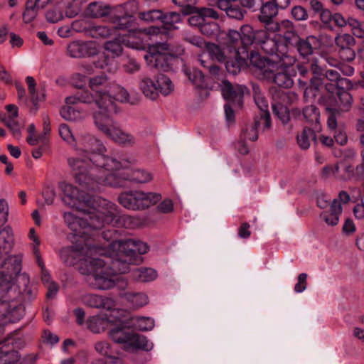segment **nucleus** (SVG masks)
<instances>
[{"mask_svg":"<svg viewBox=\"0 0 364 364\" xmlns=\"http://www.w3.org/2000/svg\"><path fill=\"white\" fill-rule=\"evenodd\" d=\"M82 141V151L85 155L68 159L69 166L75 171L76 182L88 188L94 183L121 186V181L116 175L109 172L119 171L123 167L122 163L101 154L100 152L105 149V146L94 136L87 135Z\"/></svg>","mask_w":364,"mask_h":364,"instance_id":"1","label":"nucleus"},{"mask_svg":"<svg viewBox=\"0 0 364 364\" xmlns=\"http://www.w3.org/2000/svg\"><path fill=\"white\" fill-rule=\"evenodd\" d=\"M59 188L63 193V203L77 210H86L87 207L96 205L102 208H109L107 221H114L125 228H134L139 225V220L128 215H117V207L115 204L97 196H90L80 191L76 187L66 182L59 183Z\"/></svg>","mask_w":364,"mask_h":364,"instance_id":"2","label":"nucleus"},{"mask_svg":"<svg viewBox=\"0 0 364 364\" xmlns=\"http://www.w3.org/2000/svg\"><path fill=\"white\" fill-rule=\"evenodd\" d=\"M109 208H102L96 205L86 208V210H78L82 213L81 217L77 216L70 212H65L63 218L67 226L73 232L75 236L82 237L86 233V229L99 230L105 224L113 221H107Z\"/></svg>","mask_w":364,"mask_h":364,"instance_id":"3","label":"nucleus"},{"mask_svg":"<svg viewBox=\"0 0 364 364\" xmlns=\"http://www.w3.org/2000/svg\"><path fill=\"white\" fill-rule=\"evenodd\" d=\"M18 284H16L11 274L0 272V300L2 314L6 312L8 309V302L13 303L20 299H31L36 295V293L30 287L29 278L26 274L20 275L17 279Z\"/></svg>","mask_w":364,"mask_h":364,"instance_id":"4","label":"nucleus"},{"mask_svg":"<svg viewBox=\"0 0 364 364\" xmlns=\"http://www.w3.org/2000/svg\"><path fill=\"white\" fill-rule=\"evenodd\" d=\"M95 247L75 245L63 248L60 257L65 265L77 264L80 272L88 275L95 269V265L102 266L104 264L100 258L95 257Z\"/></svg>","mask_w":364,"mask_h":364,"instance_id":"5","label":"nucleus"},{"mask_svg":"<svg viewBox=\"0 0 364 364\" xmlns=\"http://www.w3.org/2000/svg\"><path fill=\"white\" fill-rule=\"evenodd\" d=\"M111 82L106 75H100L92 77L89 80L88 90H83L78 92L73 96L65 98V102L68 105H74L77 102L85 104H110L112 99L109 95Z\"/></svg>","mask_w":364,"mask_h":364,"instance_id":"6","label":"nucleus"},{"mask_svg":"<svg viewBox=\"0 0 364 364\" xmlns=\"http://www.w3.org/2000/svg\"><path fill=\"white\" fill-rule=\"evenodd\" d=\"M257 46H259L266 54L275 58L270 60L272 62L284 61V64H291L294 61L288 54V46L282 35L269 34L265 30H258Z\"/></svg>","mask_w":364,"mask_h":364,"instance_id":"7","label":"nucleus"},{"mask_svg":"<svg viewBox=\"0 0 364 364\" xmlns=\"http://www.w3.org/2000/svg\"><path fill=\"white\" fill-rule=\"evenodd\" d=\"M257 58H252V63L257 67L263 75V77L267 80H270L277 85L280 87L290 88L294 84V81L287 72L284 71L282 66L284 65V61L280 62L281 64L278 65V62H272L267 59L259 58V62L255 60Z\"/></svg>","mask_w":364,"mask_h":364,"instance_id":"8","label":"nucleus"},{"mask_svg":"<svg viewBox=\"0 0 364 364\" xmlns=\"http://www.w3.org/2000/svg\"><path fill=\"white\" fill-rule=\"evenodd\" d=\"M162 198L159 193L140 191H131L121 193L119 203L125 208L132 210H141L156 204Z\"/></svg>","mask_w":364,"mask_h":364,"instance_id":"9","label":"nucleus"},{"mask_svg":"<svg viewBox=\"0 0 364 364\" xmlns=\"http://www.w3.org/2000/svg\"><path fill=\"white\" fill-rule=\"evenodd\" d=\"M258 30L255 31L250 25H244L240 28V32L231 30L229 31L225 41L226 48L231 51L235 50H249L252 44L257 45Z\"/></svg>","mask_w":364,"mask_h":364,"instance_id":"10","label":"nucleus"},{"mask_svg":"<svg viewBox=\"0 0 364 364\" xmlns=\"http://www.w3.org/2000/svg\"><path fill=\"white\" fill-rule=\"evenodd\" d=\"M171 49L166 43H159L149 48V52L144 58L151 68L159 71H168L171 68L170 61L173 59Z\"/></svg>","mask_w":364,"mask_h":364,"instance_id":"11","label":"nucleus"},{"mask_svg":"<svg viewBox=\"0 0 364 364\" xmlns=\"http://www.w3.org/2000/svg\"><path fill=\"white\" fill-rule=\"evenodd\" d=\"M273 102L272 104V112L283 124L289 122L290 116L289 111L284 102L293 103L298 99L297 95L294 92H284L279 90L273 95Z\"/></svg>","mask_w":364,"mask_h":364,"instance_id":"12","label":"nucleus"},{"mask_svg":"<svg viewBox=\"0 0 364 364\" xmlns=\"http://www.w3.org/2000/svg\"><path fill=\"white\" fill-rule=\"evenodd\" d=\"M100 259L104 264L102 266L95 265V269L87 276L92 275L94 282H91L90 284L94 288L101 290L109 289L115 285L119 279L114 274H112L110 269L107 272V268H105V266L109 264V262Z\"/></svg>","mask_w":364,"mask_h":364,"instance_id":"13","label":"nucleus"},{"mask_svg":"<svg viewBox=\"0 0 364 364\" xmlns=\"http://www.w3.org/2000/svg\"><path fill=\"white\" fill-rule=\"evenodd\" d=\"M49 3L58 4H63L66 6V16L73 18L68 11L72 9L70 5L65 0H28L26 4V9L23 14V20L26 23L33 21L38 15L40 9H44Z\"/></svg>","mask_w":364,"mask_h":364,"instance_id":"14","label":"nucleus"},{"mask_svg":"<svg viewBox=\"0 0 364 364\" xmlns=\"http://www.w3.org/2000/svg\"><path fill=\"white\" fill-rule=\"evenodd\" d=\"M98 110L93 112V119L96 127L105 135L109 134V131L115 125L109 115V112L114 108V102L110 104H95Z\"/></svg>","mask_w":364,"mask_h":364,"instance_id":"15","label":"nucleus"},{"mask_svg":"<svg viewBox=\"0 0 364 364\" xmlns=\"http://www.w3.org/2000/svg\"><path fill=\"white\" fill-rule=\"evenodd\" d=\"M220 86L224 99L234 107H242L246 87L237 84L233 85L228 80H223Z\"/></svg>","mask_w":364,"mask_h":364,"instance_id":"16","label":"nucleus"},{"mask_svg":"<svg viewBox=\"0 0 364 364\" xmlns=\"http://www.w3.org/2000/svg\"><path fill=\"white\" fill-rule=\"evenodd\" d=\"M98 52V48L93 41H74L67 46V54L71 58L91 57Z\"/></svg>","mask_w":364,"mask_h":364,"instance_id":"17","label":"nucleus"},{"mask_svg":"<svg viewBox=\"0 0 364 364\" xmlns=\"http://www.w3.org/2000/svg\"><path fill=\"white\" fill-rule=\"evenodd\" d=\"M225 49L229 53L225 61H224L226 70L228 73L236 75L240 71L241 68L246 64V60L249 58L250 55L244 49L242 50L231 49V52L226 48Z\"/></svg>","mask_w":364,"mask_h":364,"instance_id":"18","label":"nucleus"},{"mask_svg":"<svg viewBox=\"0 0 364 364\" xmlns=\"http://www.w3.org/2000/svg\"><path fill=\"white\" fill-rule=\"evenodd\" d=\"M134 244L135 240L133 239L115 240L110 245L112 250L111 255L134 259Z\"/></svg>","mask_w":364,"mask_h":364,"instance_id":"19","label":"nucleus"},{"mask_svg":"<svg viewBox=\"0 0 364 364\" xmlns=\"http://www.w3.org/2000/svg\"><path fill=\"white\" fill-rule=\"evenodd\" d=\"M82 303L91 308L110 310L114 306V301L109 297L97 294H86L82 297Z\"/></svg>","mask_w":364,"mask_h":364,"instance_id":"20","label":"nucleus"},{"mask_svg":"<svg viewBox=\"0 0 364 364\" xmlns=\"http://www.w3.org/2000/svg\"><path fill=\"white\" fill-rule=\"evenodd\" d=\"M105 257L106 259L105 261H108V264L110 265L109 269L112 272V274H114L116 277L118 274H125L129 272V265L134 260L132 258L114 255Z\"/></svg>","mask_w":364,"mask_h":364,"instance_id":"21","label":"nucleus"},{"mask_svg":"<svg viewBox=\"0 0 364 364\" xmlns=\"http://www.w3.org/2000/svg\"><path fill=\"white\" fill-rule=\"evenodd\" d=\"M319 46V40L314 36H309L305 38H300L295 44L297 51L303 58L311 55L314 49L318 48Z\"/></svg>","mask_w":364,"mask_h":364,"instance_id":"22","label":"nucleus"},{"mask_svg":"<svg viewBox=\"0 0 364 364\" xmlns=\"http://www.w3.org/2000/svg\"><path fill=\"white\" fill-rule=\"evenodd\" d=\"M116 171H109V173H113L116 175V176L121 181V186H117V187L122 186L123 181L124 180L131 181L132 182L139 183H145L151 181L153 178L151 173L145 171L141 169H136L132 171L129 174L128 173H124L123 178L119 177L118 174L115 172Z\"/></svg>","mask_w":364,"mask_h":364,"instance_id":"23","label":"nucleus"},{"mask_svg":"<svg viewBox=\"0 0 364 364\" xmlns=\"http://www.w3.org/2000/svg\"><path fill=\"white\" fill-rule=\"evenodd\" d=\"M26 82L28 85V89L31 95V100L33 104V107L31 109V112L36 114L38 109V103L43 101L46 99V90L41 88L39 91H36V82L35 79L31 76H27L26 77Z\"/></svg>","mask_w":364,"mask_h":364,"instance_id":"24","label":"nucleus"},{"mask_svg":"<svg viewBox=\"0 0 364 364\" xmlns=\"http://www.w3.org/2000/svg\"><path fill=\"white\" fill-rule=\"evenodd\" d=\"M341 213V204L338 200L334 199L331 203L330 210L322 212L320 216L328 225L335 226L338 223Z\"/></svg>","mask_w":364,"mask_h":364,"instance_id":"25","label":"nucleus"},{"mask_svg":"<svg viewBox=\"0 0 364 364\" xmlns=\"http://www.w3.org/2000/svg\"><path fill=\"white\" fill-rule=\"evenodd\" d=\"M259 7V14L258 19L261 23L269 24L272 23L273 19L278 15L279 9L271 2L268 1L265 3L262 0V4Z\"/></svg>","mask_w":364,"mask_h":364,"instance_id":"26","label":"nucleus"},{"mask_svg":"<svg viewBox=\"0 0 364 364\" xmlns=\"http://www.w3.org/2000/svg\"><path fill=\"white\" fill-rule=\"evenodd\" d=\"M114 321L110 318H105L100 315L90 316L87 320V328L94 333H100L105 331Z\"/></svg>","mask_w":364,"mask_h":364,"instance_id":"27","label":"nucleus"},{"mask_svg":"<svg viewBox=\"0 0 364 364\" xmlns=\"http://www.w3.org/2000/svg\"><path fill=\"white\" fill-rule=\"evenodd\" d=\"M254 100L261 112L260 120L264 121V128L269 129L271 126V118L267 99L261 93L255 90Z\"/></svg>","mask_w":364,"mask_h":364,"instance_id":"28","label":"nucleus"},{"mask_svg":"<svg viewBox=\"0 0 364 364\" xmlns=\"http://www.w3.org/2000/svg\"><path fill=\"white\" fill-rule=\"evenodd\" d=\"M106 136L124 146H132L135 143V139L132 134L124 132L116 125L112 128L109 134H107Z\"/></svg>","mask_w":364,"mask_h":364,"instance_id":"29","label":"nucleus"},{"mask_svg":"<svg viewBox=\"0 0 364 364\" xmlns=\"http://www.w3.org/2000/svg\"><path fill=\"white\" fill-rule=\"evenodd\" d=\"M14 245V235L9 227L0 230V259L8 255Z\"/></svg>","mask_w":364,"mask_h":364,"instance_id":"30","label":"nucleus"},{"mask_svg":"<svg viewBox=\"0 0 364 364\" xmlns=\"http://www.w3.org/2000/svg\"><path fill=\"white\" fill-rule=\"evenodd\" d=\"M153 348L152 343L149 342L147 338L137 333H131L127 345L125 348L129 349H141L149 351Z\"/></svg>","mask_w":364,"mask_h":364,"instance_id":"31","label":"nucleus"},{"mask_svg":"<svg viewBox=\"0 0 364 364\" xmlns=\"http://www.w3.org/2000/svg\"><path fill=\"white\" fill-rule=\"evenodd\" d=\"M297 144L299 146L304 150L310 147L311 141L316 140V134L314 129L304 127L302 131L297 134Z\"/></svg>","mask_w":364,"mask_h":364,"instance_id":"32","label":"nucleus"},{"mask_svg":"<svg viewBox=\"0 0 364 364\" xmlns=\"http://www.w3.org/2000/svg\"><path fill=\"white\" fill-rule=\"evenodd\" d=\"M325 90L331 95H338L343 89H352L353 82L350 80H340L337 82L323 80Z\"/></svg>","mask_w":364,"mask_h":364,"instance_id":"33","label":"nucleus"},{"mask_svg":"<svg viewBox=\"0 0 364 364\" xmlns=\"http://www.w3.org/2000/svg\"><path fill=\"white\" fill-rule=\"evenodd\" d=\"M109 95H110L112 102L113 100H115L122 103H134V102L130 100L129 92L119 85H112L109 87Z\"/></svg>","mask_w":364,"mask_h":364,"instance_id":"34","label":"nucleus"},{"mask_svg":"<svg viewBox=\"0 0 364 364\" xmlns=\"http://www.w3.org/2000/svg\"><path fill=\"white\" fill-rule=\"evenodd\" d=\"M111 7L102 3H90L87 9V15L92 18H100L110 14Z\"/></svg>","mask_w":364,"mask_h":364,"instance_id":"35","label":"nucleus"},{"mask_svg":"<svg viewBox=\"0 0 364 364\" xmlns=\"http://www.w3.org/2000/svg\"><path fill=\"white\" fill-rule=\"evenodd\" d=\"M132 277L137 282H148L154 280L157 277V273L151 268H135L132 272Z\"/></svg>","mask_w":364,"mask_h":364,"instance_id":"36","label":"nucleus"},{"mask_svg":"<svg viewBox=\"0 0 364 364\" xmlns=\"http://www.w3.org/2000/svg\"><path fill=\"white\" fill-rule=\"evenodd\" d=\"M140 89L146 97L151 100H155L158 97L157 80L154 82L149 77H144L140 82Z\"/></svg>","mask_w":364,"mask_h":364,"instance_id":"37","label":"nucleus"},{"mask_svg":"<svg viewBox=\"0 0 364 364\" xmlns=\"http://www.w3.org/2000/svg\"><path fill=\"white\" fill-rule=\"evenodd\" d=\"M220 9L225 11L230 18H235L236 20H242L244 18L245 14L247 13L240 3L230 4V6H227V3L223 1L220 4Z\"/></svg>","mask_w":364,"mask_h":364,"instance_id":"38","label":"nucleus"},{"mask_svg":"<svg viewBox=\"0 0 364 364\" xmlns=\"http://www.w3.org/2000/svg\"><path fill=\"white\" fill-rule=\"evenodd\" d=\"M109 336L114 342L127 346L131 333L128 329L120 326L112 328L109 331Z\"/></svg>","mask_w":364,"mask_h":364,"instance_id":"39","label":"nucleus"},{"mask_svg":"<svg viewBox=\"0 0 364 364\" xmlns=\"http://www.w3.org/2000/svg\"><path fill=\"white\" fill-rule=\"evenodd\" d=\"M0 360H4V364H20L18 352L8 346L0 347Z\"/></svg>","mask_w":364,"mask_h":364,"instance_id":"40","label":"nucleus"},{"mask_svg":"<svg viewBox=\"0 0 364 364\" xmlns=\"http://www.w3.org/2000/svg\"><path fill=\"white\" fill-rule=\"evenodd\" d=\"M346 90L347 89L341 90L337 95L339 102L336 109L342 112H348L351 109L353 102L352 95L347 92Z\"/></svg>","mask_w":364,"mask_h":364,"instance_id":"41","label":"nucleus"},{"mask_svg":"<svg viewBox=\"0 0 364 364\" xmlns=\"http://www.w3.org/2000/svg\"><path fill=\"white\" fill-rule=\"evenodd\" d=\"M303 116L307 122L314 124V128L317 129L320 119V112L314 105L307 106L303 109Z\"/></svg>","mask_w":364,"mask_h":364,"instance_id":"42","label":"nucleus"},{"mask_svg":"<svg viewBox=\"0 0 364 364\" xmlns=\"http://www.w3.org/2000/svg\"><path fill=\"white\" fill-rule=\"evenodd\" d=\"M181 22V16L177 12H169L163 14L162 23L164 28L167 30H175L178 28L177 23Z\"/></svg>","mask_w":364,"mask_h":364,"instance_id":"43","label":"nucleus"},{"mask_svg":"<svg viewBox=\"0 0 364 364\" xmlns=\"http://www.w3.org/2000/svg\"><path fill=\"white\" fill-rule=\"evenodd\" d=\"M205 49L209 56L213 60H217L218 62L225 61L227 57L225 51L222 50L219 46L213 43H208L205 44Z\"/></svg>","mask_w":364,"mask_h":364,"instance_id":"44","label":"nucleus"},{"mask_svg":"<svg viewBox=\"0 0 364 364\" xmlns=\"http://www.w3.org/2000/svg\"><path fill=\"white\" fill-rule=\"evenodd\" d=\"M50 4L57 6V8L50 9L46 14V18L48 21L50 23H57L63 18V9H65V14H66L67 8L62 3L58 4H55L53 3Z\"/></svg>","mask_w":364,"mask_h":364,"instance_id":"45","label":"nucleus"},{"mask_svg":"<svg viewBox=\"0 0 364 364\" xmlns=\"http://www.w3.org/2000/svg\"><path fill=\"white\" fill-rule=\"evenodd\" d=\"M157 87L159 93L166 96L173 90L174 85L166 75H159L157 77Z\"/></svg>","mask_w":364,"mask_h":364,"instance_id":"46","label":"nucleus"},{"mask_svg":"<svg viewBox=\"0 0 364 364\" xmlns=\"http://www.w3.org/2000/svg\"><path fill=\"white\" fill-rule=\"evenodd\" d=\"M335 43L340 48L339 50H343L355 46L356 41L353 36L348 33H344L338 35L335 38Z\"/></svg>","mask_w":364,"mask_h":364,"instance_id":"47","label":"nucleus"},{"mask_svg":"<svg viewBox=\"0 0 364 364\" xmlns=\"http://www.w3.org/2000/svg\"><path fill=\"white\" fill-rule=\"evenodd\" d=\"M282 26L287 28V30L284 32L283 36H282L284 38L287 45L288 43H291V41H294L296 43L298 39L300 38V37L294 31L292 23L291 21L288 20L282 21Z\"/></svg>","mask_w":364,"mask_h":364,"instance_id":"48","label":"nucleus"},{"mask_svg":"<svg viewBox=\"0 0 364 364\" xmlns=\"http://www.w3.org/2000/svg\"><path fill=\"white\" fill-rule=\"evenodd\" d=\"M259 124L260 120L255 119L254 124L247 127V128L243 130L241 137L252 141H257L258 139L257 128Z\"/></svg>","mask_w":364,"mask_h":364,"instance_id":"49","label":"nucleus"},{"mask_svg":"<svg viewBox=\"0 0 364 364\" xmlns=\"http://www.w3.org/2000/svg\"><path fill=\"white\" fill-rule=\"evenodd\" d=\"M186 75L189 80L196 86L201 87L204 83V75L200 70L192 68L186 70Z\"/></svg>","mask_w":364,"mask_h":364,"instance_id":"50","label":"nucleus"},{"mask_svg":"<svg viewBox=\"0 0 364 364\" xmlns=\"http://www.w3.org/2000/svg\"><path fill=\"white\" fill-rule=\"evenodd\" d=\"M327 113L328 114L327 124L331 130L337 129L338 122L337 116L340 115L342 112L336 109V107H327L326 108Z\"/></svg>","mask_w":364,"mask_h":364,"instance_id":"51","label":"nucleus"},{"mask_svg":"<svg viewBox=\"0 0 364 364\" xmlns=\"http://www.w3.org/2000/svg\"><path fill=\"white\" fill-rule=\"evenodd\" d=\"M353 36L358 38H364V23L353 18H348V23Z\"/></svg>","mask_w":364,"mask_h":364,"instance_id":"52","label":"nucleus"},{"mask_svg":"<svg viewBox=\"0 0 364 364\" xmlns=\"http://www.w3.org/2000/svg\"><path fill=\"white\" fill-rule=\"evenodd\" d=\"M339 169L340 167L338 164L326 165L321 171V177L323 179H327L333 176L339 179L338 176Z\"/></svg>","mask_w":364,"mask_h":364,"instance_id":"53","label":"nucleus"},{"mask_svg":"<svg viewBox=\"0 0 364 364\" xmlns=\"http://www.w3.org/2000/svg\"><path fill=\"white\" fill-rule=\"evenodd\" d=\"M163 14V11L161 10H151L140 13L139 17L141 20L148 22H154L159 20L162 22Z\"/></svg>","mask_w":364,"mask_h":364,"instance_id":"54","label":"nucleus"},{"mask_svg":"<svg viewBox=\"0 0 364 364\" xmlns=\"http://www.w3.org/2000/svg\"><path fill=\"white\" fill-rule=\"evenodd\" d=\"M92 38H106L111 35V29L105 26H97L90 28L88 31Z\"/></svg>","mask_w":364,"mask_h":364,"instance_id":"55","label":"nucleus"},{"mask_svg":"<svg viewBox=\"0 0 364 364\" xmlns=\"http://www.w3.org/2000/svg\"><path fill=\"white\" fill-rule=\"evenodd\" d=\"M16 117H7L3 118L1 120L4 124L11 130L15 137L21 136V128L19 124L16 121Z\"/></svg>","mask_w":364,"mask_h":364,"instance_id":"56","label":"nucleus"},{"mask_svg":"<svg viewBox=\"0 0 364 364\" xmlns=\"http://www.w3.org/2000/svg\"><path fill=\"white\" fill-rule=\"evenodd\" d=\"M105 48L109 52L113 57L119 56L122 53V46L117 39L106 42Z\"/></svg>","mask_w":364,"mask_h":364,"instance_id":"57","label":"nucleus"},{"mask_svg":"<svg viewBox=\"0 0 364 364\" xmlns=\"http://www.w3.org/2000/svg\"><path fill=\"white\" fill-rule=\"evenodd\" d=\"M218 28L219 26L217 23L214 21L207 22L205 20L201 25L200 31L203 34L207 36H212L218 32Z\"/></svg>","mask_w":364,"mask_h":364,"instance_id":"58","label":"nucleus"},{"mask_svg":"<svg viewBox=\"0 0 364 364\" xmlns=\"http://www.w3.org/2000/svg\"><path fill=\"white\" fill-rule=\"evenodd\" d=\"M60 115L66 120L75 121L80 117V112L73 107L67 105L60 109Z\"/></svg>","mask_w":364,"mask_h":364,"instance_id":"59","label":"nucleus"},{"mask_svg":"<svg viewBox=\"0 0 364 364\" xmlns=\"http://www.w3.org/2000/svg\"><path fill=\"white\" fill-rule=\"evenodd\" d=\"M80 21H74L72 24V28H70L68 26H62L58 28V34L61 38H68L73 35V31H75L77 32L81 31L82 30L78 28Z\"/></svg>","mask_w":364,"mask_h":364,"instance_id":"60","label":"nucleus"},{"mask_svg":"<svg viewBox=\"0 0 364 364\" xmlns=\"http://www.w3.org/2000/svg\"><path fill=\"white\" fill-rule=\"evenodd\" d=\"M59 134L60 137L70 144H74L75 140L71 132L70 127L65 124H62L59 127Z\"/></svg>","mask_w":364,"mask_h":364,"instance_id":"61","label":"nucleus"},{"mask_svg":"<svg viewBox=\"0 0 364 364\" xmlns=\"http://www.w3.org/2000/svg\"><path fill=\"white\" fill-rule=\"evenodd\" d=\"M132 304L136 307L140 308L148 304V296L144 293H136L132 294L129 298Z\"/></svg>","mask_w":364,"mask_h":364,"instance_id":"62","label":"nucleus"},{"mask_svg":"<svg viewBox=\"0 0 364 364\" xmlns=\"http://www.w3.org/2000/svg\"><path fill=\"white\" fill-rule=\"evenodd\" d=\"M95 349L100 355L106 358L110 355L112 351L109 343L106 341H97L95 344Z\"/></svg>","mask_w":364,"mask_h":364,"instance_id":"63","label":"nucleus"},{"mask_svg":"<svg viewBox=\"0 0 364 364\" xmlns=\"http://www.w3.org/2000/svg\"><path fill=\"white\" fill-rule=\"evenodd\" d=\"M137 327L140 331H151L154 326V321L149 317H141L136 320Z\"/></svg>","mask_w":364,"mask_h":364,"instance_id":"64","label":"nucleus"}]
</instances>
